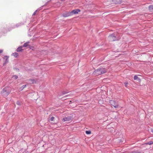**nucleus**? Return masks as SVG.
Returning a JSON list of instances; mask_svg holds the SVG:
<instances>
[{"instance_id":"f257e3e1","label":"nucleus","mask_w":153,"mask_h":153,"mask_svg":"<svg viewBox=\"0 0 153 153\" xmlns=\"http://www.w3.org/2000/svg\"><path fill=\"white\" fill-rule=\"evenodd\" d=\"M107 71V70L106 69L101 68L95 70L93 73V74L95 76H98L105 73Z\"/></svg>"},{"instance_id":"f03ea898","label":"nucleus","mask_w":153,"mask_h":153,"mask_svg":"<svg viewBox=\"0 0 153 153\" xmlns=\"http://www.w3.org/2000/svg\"><path fill=\"white\" fill-rule=\"evenodd\" d=\"M108 39L109 41L113 42L115 41L118 40L119 39H118L117 37V36L114 33H113L110 35L108 37Z\"/></svg>"},{"instance_id":"7ed1b4c3","label":"nucleus","mask_w":153,"mask_h":153,"mask_svg":"<svg viewBox=\"0 0 153 153\" xmlns=\"http://www.w3.org/2000/svg\"><path fill=\"white\" fill-rule=\"evenodd\" d=\"M9 88L5 87L4 88L1 92V94L2 96L4 97H7L10 93V91L8 90Z\"/></svg>"},{"instance_id":"20e7f679","label":"nucleus","mask_w":153,"mask_h":153,"mask_svg":"<svg viewBox=\"0 0 153 153\" xmlns=\"http://www.w3.org/2000/svg\"><path fill=\"white\" fill-rule=\"evenodd\" d=\"M109 103L111 106H113L115 108H117L118 107V105L117 102L113 100H110Z\"/></svg>"},{"instance_id":"39448f33","label":"nucleus","mask_w":153,"mask_h":153,"mask_svg":"<svg viewBox=\"0 0 153 153\" xmlns=\"http://www.w3.org/2000/svg\"><path fill=\"white\" fill-rule=\"evenodd\" d=\"M109 1L111 3H108L109 4H120L121 2V0H109Z\"/></svg>"},{"instance_id":"423d86ee","label":"nucleus","mask_w":153,"mask_h":153,"mask_svg":"<svg viewBox=\"0 0 153 153\" xmlns=\"http://www.w3.org/2000/svg\"><path fill=\"white\" fill-rule=\"evenodd\" d=\"M72 119V117L71 116H69L67 117H65L62 120V121L63 122H64L66 121H69L71 120Z\"/></svg>"},{"instance_id":"0eeeda50","label":"nucleus","mask_w":153,"mask_h":153,"mask_svg":"<svg viewBox=\"0 0 153 153\" xmlns=\"http://www.w3.org/2000/svg\"><path fill=\"white\" fill-rule=\"evenodd\" d=\"M80 10L79 9H76L72 10L71 12V15L73 14H76L78 13L79 12Z\"/></svg>"},{"instance_id":"6e6552de","label":"nucleus","mask_w":153,"mask_h":153,"mask_svg":"<svg viewBox=\"0 0 153 153\" xmlns=\"http://www.w3.org/2000/svg\"><path fill=\"white\" fill-rule=\"evenodd\" d=\"M71 16V15L70 12H66L62 14V16L64 17H67Z\"/></svg>"},{"instance_id":"1a4fd4ad","label":"nucleus","mask_w":153,"mask_h":153,"mask_svg":"<svg viewBox=\"0 0 153 153\" xmlns=\"http://www.w3.org/2000/svg\"><path fill=\"white\" fill-rule=\"evenodd\" d=\"M134 79L135 80L139 82H141V80L139 77H138L137 75H135L134 77Z\"/></svg>"},{"instance_id":"9d476101","label":"nucleus","mask_w":153,"mask_h":153,"mask_svg":"<svg viewBox=\"0 0 153 153\" xmlns=\"http://www.w3.org/2000/svg\"><path fill=\"white\" fill-rule=\"evenodd\" d=\"M9 56H4L3 57V58L4 59H5V63H8L9 62L8 60V58H9Z\"/></svg>"},{"instance_id":"9b49d317","label":"nucleus","mask_w":153,"mask_h":153,"mask_svg":"<svg viewBox=\"0 0 153 153\" xmlns=\"http://www.w3.org/2000/svg\"><path fill=\"white\" fill-rule=\"evenodd\" d=\"M148 8L150 12H153V5H149Z\"/></svg>"},{"instance_id":"f8f14e48","label":"nucleus","mask_w":153,"mask_h":153,"mask_svg":"<svg viewBox=\"0 0 153 153\" xmlns=\"http://www.w3.org/2000/svg\"><path fill=\"white\" fill-rule=\"evenodd\" d=\"M29 81L30 84H33L36 83V81L34 79H30L29 80Z\"/></svg>"},{"instance_id":"ddd939ff","label":"nucleus","mask_w":153,"mask_h":153,"mask_svg":"<svg viewBox=\"0 0 153 153\" xmlns=\"http://www.w3.org/2000/svg\"><path fill=\"white\" fill-rule=\"evenodd\" d=\"M22 47L21 46H20L19 47L16 49V51L18 52L22 51L23 50V49H22Z\"/></svg>"},{"instance_id":"4468645a","label":"nucleus","mask_w":153,"mask_h":153,"mask_svg":"<svg viewBox=\"0 0 153 153\" xmlns=\"http://www.w3.org/2000/svg\"><path fill=\"white\" fill-rule=\"evenodd\" d=\"M29 43V42H27L26 43L22 45V48L23 47H28V46L29 45L28 44Z\"/></svg>"},{"instance_id":"2eb2a0df","label":"nucleus","mask_w":153,"mask_h":153,"mask_svg":"<svg viewBox=\"0 0 153 153\" xmlns=\"http://www.w3.org/2000/svg\"><path fill=\"white\" fill-rule=\"evenodd\" d=\"M153 144V141H150L149 142H147L145 144L146 145H151Z\"/></svg>"},{"instance_id":"dca6fc26","label":"nucleus","mask_w":153,"mask_h":153,"mask_svg":"<svg viewBox=\"0 0 153 153\" xmlns=\"http://www.w3.org/2000/svg\"><path fill=\"white\" fill-rule=\"evenodd\" d=\"M13 55L15 57H17L18 56V54L17 53H13Z\"/></svg>"},{"instance_id":"f3484780","label":"nucleus","mask_w":153,"mask_h":153,"mask_svg":"<svg viewBox=\"0 0 153 153\" xmlns=\"http://www.w3.org/2000/svg\"><path fill=\"white\" fill-rule=\"evenodd\" d=\"M12 78H13L15 79H16L18 78V77L17 75H13L12 76Z\"/></svg>"},{"instance_id":"a211bd4d","label":"nucleus","mask_w":153,"mask_h":153,"mask_svg":"<svg viewBox=\"0 0 153 153\" xmlns=\"http://www.w3.org/2000/svg\"><path fill=\"white\" fill-rule=\"evenodd\" d=\"M41 9H40V8H39L38 9L36 10L34 12V13H33V14L32 15V16H34V15H35L36 13H37V12L38 10H40Z\"/></svg>"},{"instance_id":"6ab92c4d","label":"nucleus","mask_w":153,"mask_h":153,"mask_svg":"<svg viewBox=\"0 0 153 153\" xmlns=\"http://www.w3.org/2000/svg\"><path fill=\"white\" fill-rule=\"evenodd\" d=\"M28 48H29L30 49H32V50H33L34 49V47L33 46L30 45H29Z\"/></svg>"},{"instance_id":"aec40b11","label":"nucleus","mask_w":153,"mask_h":153,"mask_svg":"<svg viewBox=\"0 0 153 153\" xmlns=\"http://www.w3.org/2000/svg\"><path fill=\"white\" fill-rule=\"evenodd\" d=\"M16 104L19 105H21V102L19 101H17L16 102Z\"/></svg>"},{"instance_id":"412c9836","label":"nucleus","mask_w":153,"mask_h":153,"mask_svg":"<svg viewBox=\"0 0 153 153\" xmlns=\"http://www.w3.org/2000/svg\"><path fill=\"white\" fill-rule=\"evenodd\" d=\"M85 133L87 134H89L91 133V131H86Z\"/></svg>"},{"instance_id":"4be33fe9","label":"nucleus","mask_w":153,"mask_h":153,"mask_svg":"<svg viewBox=\"0 0 153 153\" xmlns=\"http://www.w3.org/2000/svg\"><path fill=\"white\" fill-rule=\"evenodd\" d=\"M26 85H24L22 86L20 88V89L21 90H22L24 88H25L26 86Z\"/></svg>"},{"instance_id":"5701e85b","label":"nucleus","mask_w":153,"mask_h":153,"mask_svg":"<svg viewBox=\"0 0 153 153\" xmlns=\"http://www.w3.org/2000/svg\"><path fill=\"white\" fill-rule=\"evenodd\" d=\"M124 84H125V87L127 88H128V82H125L124 83Z\"/></svg>"},{"instance_id":"b1692460","label":"nucleus","mask_w":153,"mask_h":153,"mask_svg":"<svg viewBox=\"0 0 153 153\" xmlns=\"http://www.w3.org/2000/svg\"><path fill=\"white\" fill-rule=\"evenodd\" d=\"M2 32L4 33H6L7 32V30L5 28H3V30H2Z\"/></svg>"},{"instance_id":"393cba45","label":"nucleus","mask_w":153,"mask_h":153,"mask_svg":"<svg viewBox=\"0 0 153 153\" xmlns=\"http://www.w3.org/2000/svg\"><path fill=\"white\" fill-rule=\"evenodd\" d=\"M13 68V69L14 70H15L17 71H18L19 72V70L18 68Z\"/></svg>"},{"instance_id":"a878e982","label":"nucleus","mask_w":153,"mask_h":153,"mask_svg":"<svg viewBox=\"0 0 153 153\" xmlns=\"http://www.w3.org/2000/svg\"><path fill=\"white\" fill-rule=\"evenodd\" d=\"M68 92H66L65 91H63L62 92V95H64L68 93Z\"/></svg>"},{"instance_id":"bb28decb","label":"nucleus","mask_w":153,"mask_h":153,"mask_svg":"<svg viewBox=\"0 0 153 153\" xmlns=\"http://www.w3.org/2000/svg\"><path fill=\"white\" fill-rule=\"evenodd\" d=\"M55 119V118L54 117H52L51 119H50V120L51 121H54V120Z\"/></svg>"},{"instance_id":"cd10ccee","label":"nucleus","mask_w":153,"mask_h":153,"mask_svg":"<svg viewBox=\"0 0 153 153\" xmlns=\"http://www.w3.org/2000/svg\"><path fill=\"white\" fill-rule=\"evenodd\" d=\"M118 142L120 143L123 142L122 141V140L121 139L119 140Z\"/></svg>"},{"instance_id":"c85d7f7f","label":"nucleus","mask_w":153,"mask_h":153,"mask_svg":"<svg viewBox=\"0 0 153 153\" xmlns=\"http://www.w3.org/2000/svg\"><path fill=\"white\" fill-rule=\"evenodd\" d=\"M132 152V153H140L139 152H135V151Z\"/></svg>"},{"instance_id":"c756f323","label":"nucleus","mask_w":153,"mask_h":153,"mask_svg":"<svg viewBox=\"0 0 153 153\" xmlns=\"http://www.w3.org/2000/svg\"><path fill=\"white\" fill-rule=\"evenodd\" d=\"M3 50H0V54L3 52Z\"/></svg>"},{"instance_id":"7c9ffc66","label":"nucleus","mask_w":153,"mask_h":153,"mask_svg":"<svg viewBox=\"0 0 153 153\" xmlns=\"http://www.w3.org/2000/svg\"><path fill=\"white\" fill-rule=\"evenodd\" d=\"M7 63H5V62H4L3 64V66L5 65Z\"/></svg>"},{"instance_id":"2f4dec72","label":"nucleus","mask_w":153,"mask_h":153,"mask_svg":"<svg viewBox=\"0 0 153 153\" xmlns=\"http://www.w3.org/2000/svg\"><path fill=\"white\" fill-rule=\"evenodd\" d=\"M151 131L153 133V129H151Z\"/></svg>"},{"instance_id":"473e14b6","label":"nucleus","mask_w":153,"mask_h":153,"mask_svg":"<svg viewBox=\"0 0 153 153\" xmlns=\"http://www.w3.org/2000/svg\"><path fill=\"white\" fill-rule=\"evenodd\" d=\"M62 1H64L65 0H61Z\"/></svg>"},{"instance_id":"72a5a7b5","label":"nucleus","mask_w":153,"mask_h":153,"mask_svg":"<svg viewBox=\"0 0 153 153\" xmlns=\"http://www.w3.org/2000/svg\"><path fill=\"white\" fill-rule=\"evenodd\" d=\"M67 96H68V95H66V96H65V97H67Z\"/></svg>"}]
</instances>
